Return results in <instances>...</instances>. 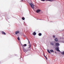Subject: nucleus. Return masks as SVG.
Instances as JSON below:
<instances>
[{
    "instance_id": "nucleus-22",
    "label": "nucleus",
    "mask_w": 64,
    "mask_h": 64,
    "mask_svg": "<svg viewBox=\"0 0 64 64\" xmlns=\"http://www.w3.org/2000/svg\"><path fill=\"white\" fill-rule=\"evenodd\" d=\"M20 43L21 44H21V41L20 40Z\"/></svg>"
},
{
    "instance_id": "nucleus-23",
    "label": "nucleus",
    "mask_w": 64,
    "mask_h": 64,
    "mask_svg": "<svg viewBox=\"0 0 64 64\" xmlns=\"http://www.w3.org/2000/svg\"><path fill=\"white\" fill-rule=\"evenodd\" d=\"M45 57L46 58V60H47V57H46V56Z\"/></svg>"
},
{
    "instance_id": "nucleus-27",
    "label": "nucleus",
    "mask_w": 64,
    "mask_h": 64,
    "mask_svg": "<svg viewBox=\"0 0 64 64\" xmlns=\"http://www.w3.org/2000/svg\"><path fill=\"white\" fill-rule=\"evenodd\" d=\"M26 39H27V40H28V41H29V40H28V38H26Z\"/></svg>"
},
{
    "instance_id": "nucleus-13",
    "label": "nucleus",
    "mask_w": 64,
    "mask_h": 64,
    "mask_svg": "<svg viewBox=\"0 0 64 64\" xmlns=\"http://www.w3.org/2000/svg\"><path fill=\"white\" fill-rule=\"evenodd\" d=\"M50 51L51 52H54V51H53V50H50Z\"/></svg>"
},
{
    "instance_id": "nucleus-32",
    "label": "nucleus",
    "mask_w": 64,
    "mask_h": 64,
    "mask_svg": "<svg viewBox=\"0 0 64 64\" xmlns=\"http://www.w3.org/2000/svg\"><path fill=\"white\" fill-rule=\"evenodd\" d=\"M39 20H41V19H39Z\"/></svg>"
},
{
    "instance_id": "nucleus-10",
    "label": "nucleus",
    "mask_w": 64,
    "mask_h": 64,
    "mask_svg": "<svg viewBox=\"0 0 64 64\" xmlns=\"http://www.w3.org/2000/svg\"><path fill=\"white\" fill-rule=\"evenodd\" d=\"M54 40L55 41H56V42H57V41H58V39H57V38H56L54 39Z\"/></svg>"
},
{
    "instance_id": "nucleus-25",
    "label": "nucleus",
    "mask_w": 64,
    "mask_h": 64,
    "mask_svg": "<svg viewBox=\"0 0 64 64\" xmlns=\"http://www.w3.org/2000/svg\"><path fill=\"white\" fill-rule=\"evenodd\" d=\"M21 46H22V47H23L24 46L23 45V44H21Z\"/></svg>"
},
{
    "instance_id": "nucleus-29",
    "label": "nucleus",
    "mask_w": 64,
    "mask_h": 64,
    "mask_svg": "<svg viewBox=\"0 0 64 64\" xmlns=\"http://www.w3.org/2000/svg\"><path fill=\"white\" fill-rule=\"evenodd\" d=\"M55 52V53H57V52Z\"/></svg>"
},
{
    "instance_id": "nucleus-16",
    "label": "nucleus",
    "mask_w": 64,
    "mask_h": 64,
    "mask_svg": "<svg viewBox=\"0 0 64 64\" xmlns=\"http://www.w3.org/2000/svg\"><path fill=\"white\" fill-rule=\"evenodd\" d=\"M22 20H25V18L24 17L23 18H22Z\"/></svg>"
},
{
    "instance_id": "nucleus-28",
    "label": "nucleus",
    "mask_w": 64,
    "mask_h": 64,
    "mask_svg": "<svg viewBox=\"0 0 64 64\" xmlns=\"http://www.w3.org/2000/svg\"><path fill=\"white\" fill-rule=\"evenodd\" d=\"M50 22H52V21H50Z\"/></svg>"
},
{
    "instance_id": "nucleus-34",
    "label": "nucleus",
    "mask_w": 64,
    "mask_h": 64,
    "mask_svg": "<svg viewBox=\"0 0 64 64\" xmlns=\"http://www.w3.org/2000/svg\"><path fill=\"white\" fill-rule=\"evenodd\" d=\"M22 0V1H23V0Z\"/></svg>"
},
{
    "instance_id": "nucleus-33",
    "label": "nucleus",
    "mask_w": 64,
    "mask_h": 64,
    "mask_svg": "<svg viewBox=\"0 0 64 64\" xmlns=\"http://www.w3.org/2000/svg\"><path fill=\"white\" fill-rule=\"evenodd\" d=\"M38 19H37V20H38Z\"/></svg>"
},
{
    "instance_id": "nucleus-11",
    "label": "nucleus",
    "mask_w": 64,
    "mask_h": 64,
    "mask_svg": "<svg viewBox=\"0 0 64 64\" xmlns=\"http://www.w3.org/2000/svg\"><path fill=\"white\" fill-rule=\"evenodd\" d=\"M6 20L7 21V20H8V19H9V18H8V16H6Z\"/></svg>"
},
{
    "instance_id": "nucleus-6",
    "label": "nucleus",
    "mask_w": 64,
    "mask_h": 64,
    "mask_svg": "<svg viewBox=\"0 0 64 64\" xmlns=\"http://www.w3.org/2000/svg\"><path fill=\"white\" fill-rule=\"evenodd\" d=\"M55 44H56V46H59V43H55Z\"/></svg>"
},
{
    "instance_id": "nucleus-18",
    "label": "nucleus",
    "mask_w": 64,
    "mask_h": 64,
    "mask_svg": "<svg viewBox=\"0 0 64 64\" xmlns=\"http://www.w3.org/2000/svg\"><path fill=\"white\" fill-rule=\"evenodd\" d=\"M54 38H55V37H56V36H53Z\"/></svg>"
},
{
    "instance_id": "nucleus-17",
    "label": "nucleus",
    "mask_w": 64,
    "mask_h": 64,
    "mask_svg": "<svg viewBox=\"0 0 64 64\" xmlns=\"http://www.w3.org/2000/svg\"><path fill=\"white\" fill-rule=\"evenodd\" d=\"M61 54H63V55H64V51L62 52Z\"/></svg>"
},
{
    "instance_id": "nucleus-8",
    "label": "nucleus",
    "mask_w": 64,
    "mask_h": 64,
    "mask_svg": "<svg viewBox=\"0 0 64 64\" xmlns=\"http://www.w3.org/2000/svg\"><path fill=\"white\" fill-rule=\"evenodd\" d=\"M41 11V10H36V13H38L39 12H40Z\"/></svg>"
},
{
    "instance_id": "nucleus-5",
    "label": "nucleus",
    "mask_w": 64,
    "mask_h": 64,
    "mask_svg": "<svg viewBox=\"0 0 64 64\" xmlns=\"http://www.w3.org/2000/svg\"><path fill=\"white\" fill-rule=\"evenodd\" d=\"M15 33L16 35H17V34H18V33L19 34V31H16L15 32Z\"/></svg>"
},
{
    "instance_id": "nucleus-7",
    "label": "nucleus",
    "mask_w": 64,
    "mask_h": 64,
    "mask_svg": "<svg viewBox=\"0 0 64 64\" xmlns=\"http://www.w3.org/2000/svg\"><path fill=\"white\" fill-rule=\"evenodd\" d=\"M2 34L3 35H6V33L4 31H2Z\"/></svg>"
},
{
    "instance_id": "nucleus-1",
    "label": "nucleus",
    "mask_w": 64,
    "mask_h": 64,
    "mask_svg": "<svg viewBox=\"0 0 64 64\" xmlns=\"http://www.w3.org/2000/svg\"><path fill=\"white\" fill-rule=\"evenodd\" d=\"M50 45L52 46H55V42L52 41L50 42Z\"/></svg>"
},
{
    "instance_id": "nucleus-4",
    "label": "nucleus",
    "mask_w": 64,
    "mask_h": 64,
    "mask_svg": "<svg viewBox=\"0 0 64 64\" xmlns=\"http://www.w3.org/2000/svg\"><path fill=\"white\" fill-rule=\"evenodd\" d=\"M59 46H57L56 48V51H58L59 52H60V51L59 50Z\"/></svg>"
},
{
    "instance_id": "nucleus-19",
    "label": "nucleus",
    "mask_w": 64,
    "mask_h": 64,
    "mask_svg": "<svg viewBox=\"0 0 64 64\" xmlns=\"http://www.w3.org/2000/svg\"><path fill=\"white\" fill-rule=\"evenodd\" d=\"M18 40H20V39L19 38V37L18 38Z\"/></svg>"
},
{
    "instance_id": "nucleus-12",
    "label": "nucleus",
    "mask_w": 64,
    "mask_h": 64,
    "mask_svg": "<svg viewBox=\"0 0 64 64\" xmlns=\"http://www.w3.org/2000/svg\"><path fill=\"white\" fill-rule=\"evenodd\" d=\"M42 35V34L41 33H39L38 34V36H40Z\"/></svg>"
},
{
    "instance_id": "nucleus-24",
    "label": "nucleus",
    "mask_w": 64,
    "mask_h": 64,
    "mask_svg": "<svg viewBox=\"0 0 64 64\" xmlns=\"http://www.w3.org/2000/svg\"><path fill=\"white\" fill-rule=\"evenodd\" d=\"M45 0H41L42 1H44Z\"/></svg>"
},
{
    "instance_id": "nucleus-20",
    "label": "nucleus",
    "mask_w": 64,
    "mask_h": 64,
    "mask_svg": "<svg viewBox=\"0 0 64 64\" xmlns=\"http://www.w3.org/2000/svg\"><path fill=\"white\" fill-rule=\"evenodd\" d=\"M29 47L28 48H30V47H31V45H29Z\"/></svg>"
},
{
    "instance_id": "nucleus-21",
    "label": "nucleus",
    "mask_w": 64,
    "mask_h": 64,
    "mask_svg": "<svg viewBox=\"0 0 64 64\" xmlns=\"http://www.w3.org/2000/svg\"><path fill=\"white\" fill-rule=\"evenodd\" d=\"M43 55L44 57H46V56H45V55L44 54V53H43Z\"/></svg>"
},
{
    "instance_id": "nucleus-3",
    "label": "nucleus",
    "mask_w": 64,
    "mask_h": 64,
    "mask_svg": "<svg viewBox=\"0 0 64 64\" xmlns=\"http://www.w3.org/2000/svg\"><path fill=\"white\" fill-rule=\"evenodd\" d=\"M22 49L24 52H25V51L26 52H27L29 50H26L25 48H24V46L22 47Z\"/></svg>"
},
{
    "instance_id": "nucleus-35",
    "label": "nucleus",
    "mask_w": 64,
    "mask_h": 64,
    "mask_svg": "<svg viewBox=\"0 0 64 64\" xmlns=\"http://www.w3.org/2000/svg\"><path fill=\"white\" fill-rule=\"evenodd\" d=\"M21 51V50H20Z\"/></svg>"
},
{
    "instance_id": "nucleus-14",
    "label": "nucleus",
    "mask_w": 64,
    "mask_h": 64,
    "mask_svg": "<svg viewBox=\"0 0 64 64\" xmlns=\"http://www.w3.org/2000/svg\"><path fill=\"white\" fill-rule=\"evenodd\" d=\"M47 52H48V53H50V52L49 51V50H47Z\"/></svg>"
},
{
    "instance_id": "nucleus-30",
    "label": "nucleus",
    "mask_w": 64,
    "mask_h": 64,
    "mask_svg": "<svg viewBox=\"0 0 64 64\" xmlns=\"http://www.w3.org/2000/svg\"><path fill=\"white\" fill-rule=\"evenodd\" d=\"M55 1V0H52V1Z\"/></svg>"
},
{
    "instance_id": "nucleus-9",
    "label": "nucleus",
    "mask_w": 64,
    "mask_h": 64,
    "mask_svg": "<svg viewBox=\"0 0 64 64\" xmlns=\"http://www.w3.org/2000/svg\"><path fill=\"white\" fill-rule=\"evenodd\" d=\"M32 35H36V33L35 32H34V33H32Z\"/></svg>"
},
{
    "instance_id": "nucleus-26",
    "label": "nucleus",
    "mask_w": 64,
    "mask_h": 64,
    "mask_svg": "<svg viewBox=\"0 0 64 64\" xmlns=\"http://www.w3.org/2000/svg\"><path fill=\"white\" fill-rule=\"evenodd\" d=\"M28 43L30 44V42H29V40H28Z\"/></svg>"
},
{
    "instance_id": "nucleus-31",
    "label": "nucleus",
    "mask_w": 64,
    "mask_h": 64,
    "mask_svg": "<svg viewBox=\"0 0 64 64\" xmlns=\"http://www.w3.org/2000/svg\"><path fill=\"white\" fill-rule=\"evenodd\" d=\"M24 36L25 37V36H26L25 35Z\"/></svg>"
},
{
    "instance_id": "nucleus-2",
    "label": "nucleus",
    "mask_w": 64,
    "mask_h": 64,
    "mask_svg": "<svg viewBox=\"0 0 64 64\" xmlns=\"http://www.w3.org/2000/svg\"><path fill=\"white\" fill-rule=\"evenodd\" d=\"M29 4L32 9H33L34 8V5L32 3H30Z\"/></svg>"
},
{
    "instance_id": "nucleus-15",
    "label": "nucleus",
    "mask_w": 64,
    "mask_h": 64,
    "mask_svg": "<svg viewBox=\"0 0 64 64\" xmlns=\"http://www.w3.org/2000/svg\"><path fill=\"white\" fill-rule=\"evenodd\" d=\"M26 46H27V44H24V47H26Z\"/></svg>"
}]
</instances>
